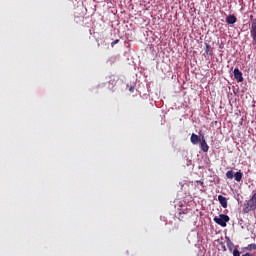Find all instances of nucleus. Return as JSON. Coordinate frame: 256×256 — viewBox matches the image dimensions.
Masks as SVG:
<instances>
[{"instance_id": "f257e3e1", "label": "nucleus", "mask_w": 256, "mask_h": 256, "mask_svg": "<svg viewBox=\"0 0 256 256\" xmlns=\"http://www.w3.org/2000/svg\"><path fill=\"white\" fill-rule=\"evenodd\" d=\"M250 37L252 39V45L256 50V18L250 16Z\"/></svg>"}, {"instance_id": "f03ea898", "label": "nucleus", "mask_w": 256, "mask_h": 256, "mask_svg": "<svg viewBox=\"0 0 256 256\" xmlns=\"http://www.w3.org/2000/svg\"><path fill=\"white\" fill-rule=\"evenodd\" d=\"M214 221L217 225H220V227H227V223H229V216L220 214L219 217H214Z\"/></svg>"}, {"instance_id": "7ed1b4c3", "label": "nucleus", "mask_w": 256, "mask_h": 256, "mask_svg": "<svg viewBox=\"0 0 256 256\" xmlns=\"http://www.w3.org/2000/svg\"><path fill=\"white\" fill-rule=\"evenodd\" d=\"M234 78L238 83H243V72L239 70V68L234 69Z\"/></svg>"}, {"instance_id": "20e7f679", "label": "nucleus", "mask_w": 256, "mask_h": 256, "mask_svg": "<svg viewBox=\"0 0 256 256\" xmlns=\"http://www.w3.org/2000/svg\"><path fill=\"white\" fill-rule=\"evenodd\" d=\"M200 147L203 153H207V151H209V145L207 144V141H205V137H202L200 140Z\"/></svg>"}, {"instance_id": "39448f33", "label": "nucleus", "mask_w": 256, "mask_h": 256, "mask_svg": "<svg viewBox=\"0 0 256 256\" xmlns=\"http://www.w3.org/2000/svg\"><path fill=\"white\" fill-rule=\"evenodd\" d=\"M226 23L228 25H235V23H237V17H235V15H228L226 17Z\"/></svg>"}, {"instance_id": "423d86ee", "label": "nucleus", "mask_w": 256, "mask_h": 256, "mask_svg": "<svg viewBox=\"0 0 256 256\" xmlns=\"http://www.w3.org/2000/svg\"><path fill=\"white\" fill-rule=\"evenodd\" d=\"M218 201L223 209H227V198L223 195H218Z\"/></svg>"}, {"instance_id": "0eeeda50", "label": "nucleus", "mask_w": 256, "mask_h": 256, "mask_svg": "<svg viewBox=\"0 0 256 256\" xmlns=\"http://www.w3.org/2000/svg\"><path fill=\"white\" fill-rule=\"evenodd\" d=\"M226 245H227L229 251H235V249H237V247H235V244H233V242L231 241V239L229 237H226Z\"/></svg>"}, {"instance_id": "6e6552de", "label": "nucleus", "mask_w": 256, "mask_h": 256, "mask_svg": "<svg viewBox=\"0 0 256 256\" xmlns=\"http://www.w3.org/2000/svg\"><path fill=\"white\" fill-rule=\"evenodd\" d=\"M190 141L192 143V145H198L199 141L201 142V140L199 139V136L195 133H193L190 137Z\"/></svg>"}, {"instance_id": "1a4fd4ad", "label": "nucleus", "mask_w": 256, "mask_h": 256, "mask_svg": "<svg viewBox=\"0 0 256 256\" xmlns=\"http://www.w3.org/2000/svg\"><path fill=\"white\" fill-rule=\"evenodd\" d=\"M234 179L237 183H241V179H243V172L239 171L234 174Z\"/></svg>"}, {"instance_id": "9d476101", "label": "nucleus", "mask_w": 256, "mask_h": 256, "mask_svg": "<svg viewBox=\"0 0 256 256\" xmlns=\"http://www.w3.org/2000/svg\"><path fill=\"white\" fill-rule=\"evenodd\" d=\"M205 53L206 55H213V51H211V45L206 44Z\"/></svg>"}, {"instance_id": "9b49d317", "label": "nucleus", "mask_w": 256, "mask_h": 256, "mask_svg": "<svg viewBox=\"0 0 256 256\" xmlns=\"http://www.w3.org/2000/svg\"><path fill=\"white\" fill-rule=\"evenodd\" d=\"M226 177L227 179H233V177H235V173L232 170H229L226 172Z\"/></svg>"}, {"instance_id": "f8f14e48", "label": "nucleus", "mask_w": 256, "mask_h": 256, "mask_svg": "<svg viewBox=\"0 0 256 256\" xmlns=\"http://www.w3.org/2000/svg\"><path fill=\"white\" fill-rule=\"evenodd\" d=\"M246 249H247L248 251H255V249H256V244H255V243L249 244Z\"/></svg>"}, {"instance_id": "ddd939ff", "label": "nucleus", "mask_w": 256, "mask_h": 256, "mask_svg": "<svg viewBox=\"0 0 256 256\" xmlns=\"http://www.w3.org/2000/svg\"><path fill=\"white\" fill-rule=\"evenodd\" d=\"M233 251V256H241V252L237 248H235Z\"/></svg>"}, {"instance_id": "4468645a", "label": "nucleus", "mask_w": 256, "mask_h": 256, "mask_svg": "<svg viewBox=\"0 0 256 256\" xmlns=\"http://www.w3.org/2000/svg\"><path fill=\"white\" fill-rule=\"evenodd\" d=\"M109 83H111V85H117V80L115 78L110 79Z\"/></svg>"}, {"instance_id": "2eb2a0df", "label": "nucleus", "mask_w": 256, "mask_h": 256, "mask_svg": "<svg viewBox=\"0 0 256 256\" xmlns=\"http://www.w3.org/2000/svg\"><path fill=\"white\" fill-rule=\"evenodd\" d=\"M117 43H119V39L114 40V41L111 43V47H115V45H117Z\"/></svg>"}, {"instance_id": "dca6fc26", "label": "nucleus", "mask_w": 256, "mask_h": 256, "mask_svg": "<svg viewBox=\"0 0 256 256\" xmlns=\"http://www.w3.org/2000/svg\"><path fill=\"white\" fill-rule=\"evenodd\" d=\"M196 183H199L200 185H203V181H201V180L196 181Z\"/></svg>"}, {"instance_id": "f3484780", "label": "nucleus", "mask_w": 256, "mask_h": 256, "mask_svg": "<svg viewBox=\"0 0 256 256\" xmlns=\"http://www.w3.org/2000/svg\"><path fill=\"white\" fill-rule=\"evenodd\" d=\"M130 91H133V88H130Z\"/></svg>"}]
</instances>
